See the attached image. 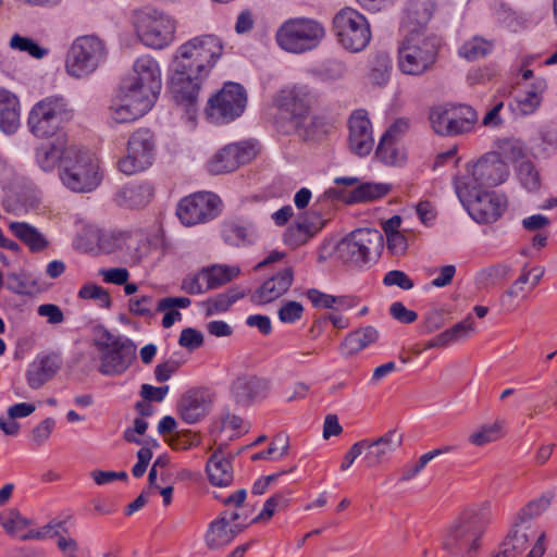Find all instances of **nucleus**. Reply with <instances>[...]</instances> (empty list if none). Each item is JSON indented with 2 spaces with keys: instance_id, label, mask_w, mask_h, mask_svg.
<instances>
[{
  "instance_id": "48",
  "label": "nucleus",
  "mask_w": 557,
  "mask_h": 557,
  "mask_svg": "<svg viewBox=\"0 0 557 557\" xmlns=\"http://www.w3.org/2000/svg\"><path fill=\"white\" fill-rule=\"evenodd\" d=\"M391 59L385 52H377L371 60L369 78L373 84L384 85L389 77Z\"/></svg>"
},
{
  "instance_id": "61",
  "label": "nucleus",
  "mask_w": 557,
  "mask_h": 557,
  "mask_svg": "<svg viewBox=\"0 0 557 557\" xmlns=\"http://www.w3.org/2000/svg\"><path fill=\"white\" fill-rule=\"evenodd\" d=\"M511 273V268L507 264H496L488 267L482 271V276L490 284L506 281Z\"/></svg>"
},
{
  "instance_id": "45",
  "label": "nucleus",
  "mask_w": 557,
  "mask_h": 557,
  "mask_svg": "<svg viewBox=\"0 0 557 557\" xmlns=\"http://www.w3.org/2000/svg\"><path fill=\"white\" fill-rule=\"evenodd\" d=\"M63 150L54 144L48 143L42 144L36 151V159L39 166L46 171H52L59 162V169L61 168Z\"/></svg>"
},
{
  "instance_id": "47",
  "label": "nucleus",
  "mask_w": 557,
  "mask_h": 557,
  "mask_svg": "<svg viewBox=\"0 0 557 557\" xmlns=\"http://www.w3.org/2000/svg\"><path fill=\"white\" fill-rule=\"evenodd\" d=\"M475 332V321L471 314H468L462 321L443 331V335L447 342V345H450L453 343L468 339Z\"/></svg>"
},
{
  "instance_id": "40",
  "label": "nucleus",
  "mask_w": 557,
  "mask_h": 557,
  "mask_svg": "<svg viewBox=\"0 0 557 557\" xmlns=\"http://www.w3.org/2000/svg\"><path fill=\"white\" fill-rule=\"evenodd\" d=\"M332 125L319 115H308V120L295 126L298 135L305 140H321L331 129Z\"/></svg>"
},
{
  "instance_id": "37",
  "label": "nucleus",
  "mask_w": 557,
  "mask_h": 557,
  "mask_svg": "<svg viewBox=\"0 0 557 557\" xmlns=\"http://www.w3.org/2000/svg\"><path fill=\"white\" fill-rule=\"evenodd\" d=\"M323 225L324 222L319 215L315 216L314 221H304L292 224L285 233V242L294 246L302 245L320 231Z\"/></svg>"
},
{
  "instance_id": "57",
  "label": "nucleus",
  "mask_w": 557,
  "mask_h": 557,
  "mask_svg": "<svg viewBox=\"0 0 557 557\" xmlns=\"http://www.w3.org/2000/svg\"><path fill=\"white\" fill-rule=\"evenodd\" d=\"M304 314V307L300 302L289 300L282 305L278 309L277 315L283 323H294L301 319Z\"/></svg>"
},
{
  "instance_id": "25",
  "label": "nucleus",
  "mask_w": 557,
  "mask_h": 557,
  "mask_svg": "<svg viewBox=\"0 0 557 557\" xmlns=\"http://www.w3.org/2000/svg\"><path fill=\"white\" fill-rule=\"evenodd\" d=\"M62 359L59 354L38 356L27 368L26 381L30 388L38 389L60 370Z\"/></svg>"
},
{
  "instance_id": "46",
  "label": "nucleus",
  "mask_w": 557,
  "mask_h": 557,
  "mask_svg": "<svg viewBox=\"0 0 557 557\" xmlns=\"http://www.w3.org/2000/svg\"><path fill=\"white\" fill-rule=\"evenodd\" d=\"M244 297V294L236 289H228L205 301L206 314L213 315L215 313L226 311L236 300Z\"/></svg>"
},
{
  "instance_id": "63",
  "label": "nucleus",
  "mask_w": 557,
  "mask_h": 557,
  "mask_svg": "<svg viewBox=\"0 0 557 557\" xmlns=\"http://www.w3.org/2000/svg\"><path fill=\"white\" fill-rule=\"evenodd\" d=\"M307 297L315 308L334 309L335 308V296L322 293L318 289H309Z\"/></svg>"
},
{
  "instance_id": "64",
  "label": "nucleus",
  "mask_w": 557,
  "mask_h": 557,
  "mask_svg": "<svg viewBox=\"0 0 557 557\" xmlns=\"http://www.w3.org/2000/svg\"><path fill=\"white\" fill-rule=\"evenodd\" d=\"M391 315L401 323H412L417 320L418 314L413 310L407 309L401 302H393L389 307Z\"/></svg>"
},
{
  "instance_id": "30",
  "label": "nucleus",
  "mask_w": 557,
  "mask_h": 557,
  "mask_svg": "<svg viewBox=\"0 0 557 557\" xmlns=\"http://www.w3.org/2000/svg\"><path fill=\"white\" fill-rule=\"evenodd\" d=\"M379 331L371 325L359 327L348 333L338 346L339 352L346 357H352L362 349L377 342Z\"/></svg>"
},
{
  "instance_id": "24",
  "label": "nucleus",
  "mask_w": 557,
  "mask_h": 557,
  "mask_svg": "<svg viewBox=\"0 0 557 557\" xmlns=\"http://www.w3.org/2000/svg\"><path fill=\"white\" fill-rule=\"evenodd\" d=\"M151 107L136 95L120 90V98L109 107V116L115 123H131L147 113Z\"/></svg>"
},
{
  "instance_id": "50",
  "label": "nucleus",
  "mask_w": 557,
  "mask_h": 557,
  "mask_svg": "<svg viewBox=\"0 0 557 557\" xmlns=\"http://www.w3.org/2000/svg\"><path fill=\"white\" fill-rule=\"evenodd\" d=\"M0 523L8 534L20 537L30 524V520L23 517L16 509H11L0 516Z\"/></svg>"
},
{
  "instance_id": "14",
  "label": "nucleus",
  "mask_w": 557,
  "mask_h": 557,
  "mask_svg": "<svg viewBox=\"0 0 557 557\" xmlns=\"http://www.w3.org/2000/svg\"><path fill=\"white\" fill-rule=\"evenodd\" d=\"M333 26L341 45L351 52L362 51L371 40L367 18L355 9H342L334 16Z\"/></svg>"
},
{
  "instance_id": "17",
  "label": "nucleus",
  "mask_w": 557,
  "mask_h": 557,
  "mask_svg": "<svg viewBox=\"0 0 557 557\" xmlns=\"http://www.w3.org/2000/svg\"><path fill=\"white\" fill-rule=\"evenodd\" d=\"M221 211V199L212 193H195L183 198L176 208V215L186 226L207 223Z\"/></svg>"
},
{
  "instance_id": "55",
  "label": "nucleus",
  "mask_w": 557,
  "mask_h": 557,
  "mask_svg": "<svg viewBox=\"0 0 557 557\" xmlns=\"http://www.w3.org/2000/svg\"><path fill=\"white\" fill-rule=\"evenodd\" d=\"M288 500L282 494H275L268 498L263 505L261 512L252 519V523L269 521L277 509L287 507Z\"/></svg>"
},
{
  "instance_id": "15",
  "label": "nucleus",
  "mask_w": 557,
  "mask_h": 557,
  "mask_svg": "<svg viewBox=\"0 0 557 557\" xmlns=\"http://www.w3.org/2000/svg\"><path fill=\"white\" fill-rule=\"evenodd\" d=\"M246 106L245 88L240 84L227 82L208 100L206 113L216 123H228L240 116Z\"/></svg>"
},
{
  "instance_id": "29",
  "label": "nucleus",
  "mask_w": 557,
  "mask_h": 557,
  "mask_svg": "<svg viewBox=\"0 0 557 557\" xmlns=\"http://www.w3.org/2000/svg\"><path fill=\"white\" fill-rule=\"evenodd\" d=\"M535 537L531 525L513 522L508 534L500 544V550L494 557H519L529 547L530 541Z\"/></svg>"
},
{
  "instance_id": "44",
  "label": "nucleus",
  "mask_w": 557,
  "mask_h": 557,
  "mask_svg": "<svg viewBox=\"0 0 557 557\" xmlns=\"http://www.w3.org/2000/svg\"><path fill=\"white\" fill-rule=\"evenodd\" d=\"M504 424V420H495L491 424H484L470 434L469 442L475 446H483L485 444L495 442L503 437Z\"/></svg>"
},
{
  "instance_id": "9",
  "label": "nucleus",
  "mask_w": 557,
  "mask_h": 557,
  "mask_svg": "<svg viewBox=\"0 0 557 557\" xmlns=\"http://www.w3.org/2000/svg\"><path fill=\"white\" fill-rule=\"evenodd\" d=\"M383 248V235L372 228H358L336 246L337 257L345 263L361 267L374 261Z\"/></svg>"
},
{
  "instance_id": "27",
  "label": "nucleus",
  "mask_w": 557,
  "mask_h": 557,
  "mask_svg": "<svg viewBox=\"0 0 557 557\" xmlns=\"http://www.w3.org/2000/svg\"><path fill=\"white\" fill-rule=\"evenodd\" d=\"M294 274L292 268H284L276 275L267 280L251 296L257 305H267L283 296L292 286Z\"/></svg>"
},
{
  "instance_id": "62",
  "label": "nucleus",
  "mask_w": 557,
  "mask_h": 557,
  "mask_svg": "<svg viewBox=\"0 0 557 557\" xmlns=\"http://www.w3.org/2000/svg\"><path fill=\"white\" fill-rule=\"evenodd\" d=\"M55 425V421L53 418H47L41 421L37 426H35L32 431V438L36 443L37 446L46 443Z\"/></svg>"
},
{
  "instance_id": "33",
  "label": "nucleus",
  "mask_w": 557,
  "mask_h": 557,
  "mask_svg": "<svg viewBox=\"0 0 557 557\" xmlns=\"http://www.w3.org/2000/svg\"><path fill=\"white\" fill-rule=\"evenodd\" d=\"M154 188L149 183L131 184L122 187L115 195L116 202L126 208H139L152 199Z\"/></svg>"
},
{
  "instance_id": "26",
  "label": "nucleus",
  "mask_w": 557,
  "mask_h": 557,
  "mask_svg": "<svg viewBox=\"0 0 557 557\" xmlns=\"http://www.w3.org/2000/svg\"><path fill=\"white\" fill-rule=\"evenodd\" d=\"M247 528V524H228L227 511H222L213 520L205 534V542L209 549H219L230 544L240 532Z\"/></svg>"
},
{
  "instance_id": "56",
  "label": "nucleus",
  "mask_w": 557,
  "mask_h": 557,
  "mask_svg": "<svg viewBox=\"0 0 557 557\" xmlns=\"http://www.w3.org/2000/svg\"><path fill=\"white\" fill-rule=\"evenodd\" d=\"M82 299H95L99 301L102 308H110L111 298L107 289L96 284H85L78 292Z\"/></svg>"
},
{
  "instance_id": "20",
  "label": "nucleus",
  "mask_w": 557,
  "mask_h": 557,
  "mask_svg": "<svg viewBox=\"0 0 557 557\" xmlns=\"http://www.w3.org/2000/svg\"><path fill=\"white\" fill-rule=\"evenodd\" d=\"M257 152L256 145L251 141L226 145L210 159L208 170L212 174L233 172L240 165L253 160Z\"/></svg>"
},
{
  "instance_id": "39",
  "label": "nucleus",
  "mask_w": 557,
  "mask_h": 557,
  "mask_svg": "<svg viewBox=\"0 0 557 557\" xmlns=\"http://www.w3.org/2000/svg\"><path fill=\"white\" fill-rule=\"evenodd\" d=\"M221 235L225 244L235 247L252 244L255 239L251 227L232 221L222 224Z\"/></svg>"
},
{
  "instance_id": "53",
  "label": "nucleus",
  "mask_w": 557,
  "mask_h": 557,
  "mask_svg": "<svg viewBox=\"0 0 557 557\" xmlns=\"http://www.w3.org/2000/svg\"><path fill=\"white\" fill-rule=\"evenodd\" d=\"M518 177L522 186L529 191H536L541 187V176L535 165L527 160L518 166Z\"/></svg>"
},
{
  "instance_id": "59",
  "label": "nucleus",
  "mask_w": 557,
  "mask_h": 557,
  "mask_svg": "<svg viewBox=\"0 0 557 557\" xmlns=\"http://www.w3.org/2000/svg\"><path fill=\"white\" fill-rule=\"evenodd\" d=\"M178 344L188 350H195L202 346L203 335L196 329L186 327L181 332Z\"/></svg>"
},
{
  "instance_id": "21",
  "label": "nucleus",
  "mask_w": 557,
  "mask_h": 557,
  "mask_svg": "<svg viewBox=\"0 0 557 557\" xmlns=\"http://www.w3.org/2000/svg\"><path fill=\"white\" fill-rule=\"evenodd\" d=\"M403 442L404 435L397 430H389L375 440H362L366 466L372 469L387 463L392 455L401 447Z\"/></svg>"
},
{
  "instance_id": "10",
  "label": "nucleus",
  "mask_w": 557,
  "mask_h": 557,
  "mask_svg": "<svg viewBox=\"0 0 557 557\" xmlns=\"http://www.w3.org/2000/svg\"><path fill=\"white\" fill-rule=\"evenodd\" d=\"M324 35V27L314 20L290 18L278 28L276 40L282 49L300 53L317 47Z\"/></svg>"
},
{
  "instance_id": "51",
  "label": "nucleus",
  "mask_w": 557,
  "mask_h": 557,
  "mask_svg": "<svg viewBox=\"0 0 557 557\" xmlns=\"http://www.w3.org/2000/svg\"><path fill=\"white\" fill-rule=\"evenodd\" d=\"M10 48L20 52H25L35 59H42L48 54V49L40 47L35 40L14 34L9 44Z\"/></svg>"
},
{
  "instance_id": "41",
  "label": "nucleus",
  "mask_w": 557,
  "mask_h": 557,
  "mask_svg": "<svg viewBox=\"0 0 557 557\" xmlns=\"http://www.w3.org/2000/svg\"><path fill=\"white\" fill-rule=\"evenodd\" d=\"M239 272L240 270L237 267L212 265L202 269V281L207 283L209 289H213L231 282Z\"/></svg>"
},
{
  "instance_id": "1",
  "label": "nucleus",
  "mask_w": 557,
  "mask_h": 557,
  "mask_svg": "<svg viewBox=\"0 0 557 557\" xmlns=\"http://www.w3.org/2000/svg\"><path fill=\"white\" fill-rule=\"evenodd\" d=\"M222 54V40L212 34L196 36L177 48L170 82L177 103L191 107L196 102L203 81Z\"/></svg>"
},
{
  "instance_id": "54",
  "label": "nucleus",
  "mask_w": 557,
  "mask_h": 557,
  "mask_svg": "<svg viewBox=\"0 0 557 557\" xmlns=\"http://www.w3.org/2000/svg\"><path fill=\"white\" fill-rule=\"evenodd\" d=\"M493 48V45L482 38H473L472 40L463 44L459 49V54L473 61L479 58L485 57Z\"/></svg>"
},
{
  "instance_id": "4",
  "label": "nucleus",
  "mask_w": 557,
  "mask_h": 557,
  "mask_svg": "<svg viewBox=\"0 0 557 557\" xmlns=\"http://www.w3.org/2000/svg\"><path fill=\"white\" fill-rule=\"evenodd\" d=\"M99 351V372L107 376L123 374L136 359L137 346L124 336H116L103 329L94 342Z\"/></svg>"
},
{
  "instance_id": "58",
  "label": "nucleus",
  "mask_w": 557,
  "mask_h": 557,
  "mask_svg": "<svg viewBox=\"0 0 557 557\" xmlns=\"http://www.w3.org/2000/svg\"><path fill=\"white\" fill-rule=\"evenodd\" d=\"M499 148L503 157L509 161L517 162L524 157V146L518 139H505Z\"/></svg>"
},
{
  "instance_id": "3",
  "label": "nucleus",
  "mask_w": 557,
  "mask_h": 557,
  "mask_svg": "<svg viewBox=\"0 0 557 557\" xmlns=\"http://www.w3.org/2000/svg\"><path fill=\"white\" fill-rule=\"evenodd\" d=\"M441 39L424 30L412 29L398 47V67L403 74L420 76L437 61Z\"/></svg>"
},
{
  "instance_id": "13",
  "label": "nucleus",
  "mask_w": 557,
  "mask_h": 557,
  "mask_svg": "<svg viewBox=\"0 0 557 557\" xmlns=\"http://www.w3.org/2000/svg\"><path fill=\"white\" fill-rule=\"evenodd\" d=\"M153 106L161 90V74L158 62L150 55L138 58L133 67V74L125 78L120 87Z\"/></svg>"
},
{
  "instance_id": "8",
  "label": "nucleus",
  "mask_w": 557,
  "mask_h": 557,
  "mask_svg": "<svg viewBox=\"0 0 557 557\" xmlns=\"http://www.w3.org/2000/svg\"><path fill=\"white\" fill-rule=\"evenodd\" d=\"M134 27L141 44L160 50L174 40L176 22L162 11L145 9L135 12Z\"/></svg>"
},
{
  "instance_id": "23",
  "label": "nucleus",
  "mask_w": 557,
  "mask_h": 557,
  "mask_svg": "<svg viewBox=\"0 0 557 557\" xmlns=\"http://www.w3.org/2000/svg\"><path fill=\"white\" fill-rule=\"evenodd\" d=\"M211 403V395L207 391L191 388L180 398L177 411L183 421L194 424L207 416Z\"/></svg>"
},
{
  "instance_id": "31",
  "label": "nucleus",
  "mask_w": 557,
  "mask_h": 557,
  "mask_svg": "<svg viewBox=\"0 0 557 557\" xmlns=\"http://www.w3.org/2000/svg\"><path fill=\"white\" fill-rule=\"evenodd\" d=\"M206 470L211 484L228 486L233 481V467L231 459L224 454V446L220 445L207 461Z\"/></svg>"
},
{
  "instance_id": "38",
  "label": "nucleus",
  "mask_w": 557,
  "mask_h": 557,
  "mask_svg": "<svg viewBox=\"0 0 557 557\" xmlns=\"http://www.w3.org/2000/svg\"><path fill=\"white\" fill-rule=\"evenodd\" d=\"M547 84L543 78L536 79L525 91L523 96L516 100V107L513 110L518 111L522 115L534 113L542 102V94L546 89Z\"/></svg>"
},
{
  "instance_id": "49",
  "label": "nucleus",
  "mask_w": 557,
  "mask_h": 557,
  "mask_svg": "<svg viewBox=\"0 0 557 557\" xmlns=\"http://www.w3.org/2000/svg\"><path fill=\"white\" fill-rule=\"evenodd\" d=\"M548 506L549 499L544 496L533 499L518 511L515 522L531 525V520L543 513Z\"/></svg>"
},
{
  "instance_id": "5",
  "label": "nucleus",
  "mask_w": 557,
  "mask_h": 557,
  "mask_svg": "<svg viewBox=\"0 0 557 557\" xmlns=\"http://www.w3.org/2000/svg\"><path fill=\"white\" fill-rule=\"evenodd\" d=\"M478 113L469 104L447 102L434 106L429 112L432 131L443 137L470 134L478 123Z\"/></svg>"
},
{
  "instance_id": "36",
  "label": "nucleus",
  "mask_w": 557,
  "mask_h": 557,
  "mask_svg": "<svg viewBox=\"0 0 557 557\" xmlns=\"http://www.w3.org/2000/svg\"><path fill=\"white\" fill-rule=\"evenodd\" d=\"M9 228L32 252L42 251L49 245L44 234L26 222H11Z\"/></svg>"
},
{
  "instance_id": "11",
  "label": "nucleus",
  "mask_w": 557,
  "mask_h": 557,
  "mask_svg": "<svg viewBox=\"0 0 557 557\" xmlns=\"http://www.w3.org/2000/svg\"><path fill=\"white\" fill-rule=\"evenodd\" d=\"M107 50L104 42L94 35L77 37L65 60V69L73 77H84L92 72L104 61Z\"/></svg>"
},
{
  "instance_id": "43",
  "label": "nucleus",
  "mask_w": 557,
  "mask_h": 557,
  "mask_svg": "<svg viewBox=\"0 0 557 557\" xmlns=\"http://www.w3.org/2000/svg\"><path fill=\"white\" fill-rule=\"evenodd\" d=\"M391 187L381 183H363L357 186L350 194V202L373 201L388 194Z\"/></svg>"
},
{
  "instance_id": "34",
  "label": "nucleus",
  "mask_w": 557,
  "mask_h": 557,
  "mask_svg": "<svg viewBox=\"0 0 557 557\" xmlns=\"http://www.w3.org/2000/svg\"><path fill=\"white\" fill-rule=\"evenodd\" d=\"M434 12V3L431 0H411L405 12L404 26L410 33L412 29L422 30V27L431 20Z\"/></svg>"
},
{
  "instance_id": "6",
  "label": "nucleus",
  "mask_w": 557,
  "mask_h": 557,
  "mask_svg": "<svg viewBox=\"0 0 557 557\" xmlns=\"http://www.w3.org/2000/svg\"><path fill=\"white\" fill-rule=\"evenodd\" d=\"M60 178L69 189L76 193L91 191L100 183L98 165L76 147L64 148Z\"/></svg>"
},
{
  "instance_id": "60",
  "label": "nucleus",
  "mask_w": 557,
  "mask_h": 557,
  "mask_svg": "<svg viewBox=\"0 0 557 557\" xmlns=\"http://www.w3.org/2000/svg\"><path fill=\"white\" fill-rule=\"evenodd\" d=\"M383 283L386 286H398L404 290H408L413 287V281L400 270L388 271L383 278Z\"/></svg>"
},
{
  "instance_id": "32",
  "label": "nucleus",
  "mask_w": 557,
  "mask_h": 557,
  "mask_svg": "<svg viewBox=\"0 0 557 557\" xmlns=\"http://www.w3.org/2000/svg\"><path fill=\"white\" fill-rule=\"evenodd\" d=\"M20 126V101L10 90L0 87V128L14 134Z\"/></svg>"
},
{
  "instance_id": "2",
  "label": "nucleus",
  "mask_w": 557,
  "mask_h": 557,
  "mask_svg": "<svg viewBox=\"0 0 557 557\" xmlns=\"http://www.w3.org/2000/svg\"><path fill=\"white\" fill-rule=\"evenodd\" d=\"M491 521L490 504H474L459 512L445 528L442 547L451 557H474Z\"/></svg>"
},
{
  "instance_id": "18",
  "label": "nucleus",
  "mask_w": 557,
  "mask_h": 557,
  "mask_svg": "<svg viewBox=\"0 0 557 557\" xmlns=\"http://www.w3.org/2000/svg\"><path fill=\"white\" fill-rule=\"evenodd\" d=\"M271 391L269 379L253 374L240 373L230 384V397L238 408H250L267 399Z\"/></svg>"
},
{
  "instance_id": "52",
  "label": "nucleus",
  "mask_w": 557,
  "mask_h": 557,
  "mask_svg": "<svg viewBox=\"0 0 557 557\" xmlns=\"http://www.w3.org/2000/svg\"><path fill=\"white\" fill-rule=\"evenodd\" d=\"M451 449V446H444L423 454L413 466L404 469L401 480L409 481L416 478L431 460L440 455L448 454Z\"/></svg>"
},
{
  "instance_id": "22",
  "label": "nucleus",
  "mask_w": 557,
  "mask_h": 557,
  "mask_svg": "<svg viewBox=\"0 0 557 557\" xmlns=\"http://www.w3.org/2000/svg\"><path fill=\"white\" fill-rule=\"evenodd\" d=\"M348 147L359 157L368 156L374 146L372 125L364 110H356L348 119Z\"/></svg>"
},
{
  "instance_id": "19",
  "label": "nucleus",
  "mask_w": 557,
  "mask_h": 557,
  "mask_svg": "<svg viewBox=\"0 0 557 557\" xmlns=\"http://www.w3.org/2000/svg\"><path fill=\"white\" fill-rule=\"evenodd\" d=\"M469 197L459 198L471 218L478 223L496 222L504 213L507 201L502 195L485 189H471Z\"/></svg>"
},
{
  "instance_id": "12",
  "label": "nucleus",
  "mask_w": 557,
  "mask_h": 557,
  "mask_svg": "<svg viewBox=\"0 0 557 557\" xmlns=\"http://www.w3.org/2000/svg\"><path fill=\"white\" fill-rule=\"evenodd\" d=\"M72 117V110L63 97L50 96L37 102L30 110L27 125L37 137H50L60 125Z\"/></svg>"
},
{
  "instance_id": "7",
  "label": "nucleus",
  "mask_w": 557,
  "mask_h": 557,
  "mask_svg": "<svg viewBox=\"0 0 557 557\" xmlns=\"http://www.w3.org/2000/svg\"><path fill=\"white\" fill-rule=\"evenodd\" d=\"M508 168L498 153H487L468 169V173L455 181L458 198L469 197L471 189H485L506 181Z\"/></svg>"
},
{
  "instance_id": "16",
  "label": "nucleus",
  "mask_w": 557,
  "mask_h": 557,
  "mask_svg": "<svg viewBox=\"0 0 557 557\" xmlns=\"http://www.w3.org/2000/svg\"><path fill=\"white\" fill-rule=\"evenodd\" d=\"M156 154V140L148 128L135 131L127 143V153L120 159L119 170L126 175H134L150 168Z\"/></svg>"
},
{
  "instance_id": "35",
  "label": "nucleus",
  "mask_w": 557,
  "mask_h": 557,
  "mask_svg": "<svg viewBox=\"0 0 557 557\" xmlns=\"http://www.w3.org/2000/svg\"><path fill=\"white\" fill-rule=\"evenodd\" d=\"M280 106L290 114L294 126L306 122L310 114V106L307 96L295 89L280 98Z\"/></svg>"
},
{
  "instance_id": "28",
  "label": "nucleus",
  "mask_w": 557,
  "mask_h": 557,
  "mask_svg": "<svg viewBox=\"0 0 557 557\" xmlns=\"http://www.w3.org/2000/svg\"><path fill=\"white\" fill-rule=\"evenodd\" d=\"M191 304L188 297H165L158 301L152 296L129 299V311L136 315L153 317L157 312L171 308H187Z\"/></svg>"
},
{
  "instance_id": "42",
  "label": "nucleus",
  "mask_w": 557,
  "mask_h": 557,
  "mask_svg": "<svg viewBox=\"0 0 557 557\" xmlns=\"http://www.w3.org/2000/svg\"><path fill=\"white\" fill-rule=\"evenodd\" d=\"M375 156L387 165L399 164L406 159L404 150L397 146V140L384 135L379 143Z\"/></svg>"
}]
</instances>
